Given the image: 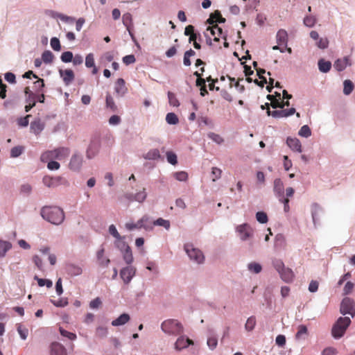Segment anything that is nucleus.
Here are the masks:
<instances>
[{
	"label": "nucleus",
	"instance_id": "obj_52",
	"mask_svg": "<svg viewBox=\"0 0 355 355\" xmlns=\"http://www.w3.org/2000/svg\"><path fill=\"white\" fill-rule=\"evenodd\" d=\"M51 302L57 307H64L68 304L67 298H60L58 300H51Z\"/></svg>",
	"mask_w": 355,
	"mask_h": 355
},
{
	"label": "nucleus",
	"instance_id": "obj_3",
	"mask_svg": "<svg viewBox=\"0 0 355 355\" xmlns=\"http://www.w3.org/2000/svg\"><path fill=\"white\" fill-rule=\"evenodd\" d=\"M161 328L164 332L169 335H178L183 331L182 325L178 320L173 319L164 321Z\"/></svg>",
	"mask_w": 355,
	"mask_h": 355
},
{
	"label": "nucleus",
	"instance_id": "obj_48",
	"mask_svg": "<svg viewBox=\"0 0 355 355\" xmlns=\"http://www.w3.org/2000/svg\"><path fill=\"white\" fill-rule=\"evenodd\" d=\"M59 331H60V334L62 336L66 337V338H69V340H74L77 338V336L75 334L67 331V330L64 329L62 327H60Z\"/></svg>",
	"mask_w": 355,
	"mask_h": 355
},
{
	"label": "nucleus",
	"instance_id": "obj_49",
	"mask_svg": "<svg viewBox=\"0 0 355 355\" xmlns=\"http://www.w3.org/2000/svg\"><path fill=\"white\" fill-rule=\"evenodd\" d=\"M256 219L260 223H266L268 220L266 213L263 211H258L256 214Z\"/></svg>",
	"mask_w": 355,
	"mask_h": 355
},
{
	"label": "nucleus",
	"instance_id": "obj_53",
	"mask_svg": "<svg viewBox=\"0 0 355 355\" xmlns=\"http://www.w3.org/2000/svg\"><path fill=\"white\" fill-rule=\"evenodd\" d=\"M73 53L71 51H64L62 53L60 59L63 62L67 63L72 61Z\"/></svg>",
	"mask_w": 355,
	"mask_h": 355
},
{
	"label": "nucleus",
	"instance_id": "obj_9",
	"mask_svg": "<svg viewBox=\"0 0 355 355\" xmlns=\"http://www.w3.org/2000/svg\"><path fill=\"white\" fill-rule=\"evenodd\" d=\"M136 268L133 266H127L121 269L120 275L123 282L126 284H129L135 275Z\"/></svg>",
	"mask_w": 355,
	"mask_h": 355
},
{
	"label": "nucleus",
	"instance_id": "obj_32",
	"mask_svg": "<svg viewBox=\"0 0 355 355\" xmlns=\"http://www.w3.org/2000/svg\"><path fill=\"white\" fill-rule=\"evenodd\" d=\"M54 55L50 51H44L42 55V61L46 64H51L53 62Z\"/></svg>",
	"mask_w": 355,
	"mask_h": 355
},
{
	"label": "nucleus",
	"instance_id": "obj_21",
	"mask_svg": "<svg viewBox=\"0 0 355 355\" xmlns=\"http://www.w3.org/2000/svg\"><path fill=\"white\" fill-rule=\"evenodd\" d=\"M274 192L277 197H282L284 192L283 182L280 179H275L274 181Z\"/></svg>",
	"mask_w": 355,
	"mask_h": 355
},
{
	"label": "nucleus",
	"instance_id": "obj_27",
	"mask_svg": "<svg viewBox=\"0 0 355 355\" xmlns=\"http://www.w3.org/2000/svg\"><path fill=\"white\" fill-rule=\"evenodd\" d=\"M11 248L12 244L9 241L0 240V257H3Z\"/></svg>",
	"mask_w": 355,
	"mask_h": 355
},
{
	"label": "nucleus",
	"instance_id": "obj_6",
	"mask_svg": "<svg viewBox=\"0 0 355 355\" xmlns=\"http://www.w3.org/2000/svg\"><path fill=\"white\" fill-rule=\"evenodd\" d=\"M236 230L242 241H246L252 237L254 230L248 223L239 225L236 227Z\"/></svg>",
	"mask_w": 355,
	"mask_h": 355
},
{
	"label": "nucleus",
	"instance_id": "obj_13",
	"mask_svg": "<svg viewBox=\"0 0 355 355\" xmlns=\"http://www.w3.org/2000/svg\"><path fill=\"white\" fill-rule=\"evenodd\" d=\"M276 39L279 45L286 47L288 41L287 31L284 29H279L277 33Z\"/></svg>",
	"mask_w": 355,
	"mask_h": 355
},
{
	"label": "nucleus",
	"instance_id": "obj_19",
	"mask_svg": "<svg viewBox=\"0 0 355 355\" xmlns=\"http://www.w3.org/2000/svg\"><path fill=\"white\" fill-rule=\"evenodd\" d=\"M211 25H212L211 26H209L207 28V31H209L211 35L214 37V41L218 42L219 41L218 37H220L222 35L223 30L217 24H211Z\"/></svg>",
	"mask_w": 355,
	"mask_h": 355
},
{
	"label": "nucleus",
	"instance_id": "obj_5",
	"mask_svg": "<svg viewBox=\"0 0 355 355\" xmlns=\"http://www.w3.org/2000/svg\"><path fill=\"white\" fill-rule=\"evenodd\" d=\"M184 250L191 260L195 261L198 263L203 262L205 257L202 252L199 249L195 248L192 244H185Z\"/></svg>",
	"mask_w": 355,
	"mask_h": 355
},
{
	"label": "nucleus",
	"instance_id": "obj_36",
	"mask_svg": "<svg viewBox=\"0 0 355 355\" xmlns=\"http://www.w3.org/2000/svg\"><path fill=\"white\" fill-rule=\"evenodd\" d=\"M308 329L305 325L301 324L298 326L297 332L295 334V338L299 340L303 338L304 335H307Z\"/></svg>",
	"mask_w": 355,
	"mask_h": 355
},
{
	"label": "nucleus",
	"instance_id": "obj_11",
	"mask_svg": "<svg viewBox=\"0 0 355 355\" xmlns=\"http://www.w3.org/2000/svg\"><path fill=\"white\" fill-rule=\"evenodd\" d=\"M83 164V157L78 154H74L70 160L69 168L70 169L78 171L80 169Z\"/></svg>",
	"mask_w": 355,
	"mask_h": 355
},
{
	"label": "nucleus",
	"instance_id": "obj_10",
	"mask_svg": "<svg viewBox=\"0 0 355 355\" xmlns=\"http://www.w3.org/2000/svg\"><path fill=\"white\" fill-rule=\"evenodd\" d=\"M59 73L65 85H69L75 78L74 73L71 69H60Z\"/></svg>",
	"mask_w": 355,
	"mask_h": 355
},
{
	"label": "nucleus",
	"instance_id": "obj_29",
	"mask_svg": "<svg viewBox=\"0 0 355 355\" xmlns=\"http://www.w3.org/2000/svg\"><path fill=\"white\" fill-rule=\"evenodd\" d=\"M146 159H157L160 157V153L158 149L154 148L150 150L146 154L144 155Z\"/></svg>",
	"mask_w": 355,
	"mask_h": 355
},
{
	"label": "nucleus",
	"instance_id": "obj_60",
	"mask_svg": "<svg viewBox=\"0 0 355 355\" xmlns=\"http://www.w3.org/2000/svg\"><path fill=\"white\" fill-rule=\"evenodd\" d=\"M316 22V19L313 16H306L304 19V24L308 27H313Z\"/></svg>",
	"mask_w": 355,
	"mask_h": 355
},
{
	"label": "nucleus",
	"instance_id": "obj_2",
	"mask_svg": "<svg viewBox=\"0 0 355 355\" xmlns=\"http://www.w3.org/2000/svg\"><path fill=\"white\" fill-rule=\"evenodd\" d=\"M70 150L68 148L61 147L52 150H47L41 155L40 159L46 162L50 159L62 160L69 156Z\"/></svg>",
	"mask_w": 355,
	"mask_h": 355
},
{
	"label": "nucleus",
	"instance_id": "obj_55",
	"mask_svg": "<svg viewBox=\"0 0 355 355\" xmlns=\"http://www.w3.org/2000/svg\"><path fill=\"white\" fill-rule=\"evenodd\" d=\"M316 46L322 49H327L329 45V40L327 37H320L317 42H316Z\"/></svg>",
	"mask_w": 355,
	"mask_h": 355
},
{
	"label": "nucleus",
	"instance_id": "obj_14",
	"mask_svg": "<svg viewBox=\"0 0 355 355\" xmlns=\"http://www.w3.org/2000/svg\"><path fill=\"white\" fill-rule=\"evenodd\" d=\"M286 144L289 146V148L293 151H296L298 153L302 152V145L298 139L288 137L286 139Z\"/></svg>",
	"mask_w": 355,
	"mask_h": 355
},
{
	"label": "nucleus",
	"instance_id": "obj_41",
	"mask_svg": "<svg viewBox=\"0 0 355 355\" xmlns=\"http://www.w3.org/2000/svg\"><path fill=\"white\" fill-rule=\"evenodd\" d=\"M24 148L21 146L13 147L10 150V157L15 158L19 157L24 151Z\"/></svg>",
	"mask_w": 355,
	"mask_h": 355
},
{
	"label": "nucleus",
	"instance_id": "obj_57",
	"mask_svg": "<svg viewBox=\"0 0 355 355\" xmlns=\"http://www.w3.org/2000/svg\"><path fill=\"white\" fill-rule=\"evenodd\" d=\"M51 48L56 51H59L61 49V46L60 43V40L57 37H53L51 40Z\"/></svg>",
	"mask_w": 355,
	"mask_h": 355
},
{
	"label": "nucleus",
	"instance_id": "obj_24",
	"mask_svg": "<svg viewBox=\"0 0 355 355\" xmlns=\"http://www.w3.org/2000/svg\"><path fill=\"white\" fill-rule=\"evenodd\" d=\"M122 21L123 25L126 27L127 31L129 32L130 35H132L131 33V26H132V15L129 12H126L123 14L122 17Z\"/></svg>",
	"mask_w": 355,
	"mask_h": 355
},
{
	"label": "nucleus",
	"instance_id": "obj_7",
	"mask_svg": "<svg viewBox=\"0 0 355 355\" xmlns=\"http://www.w3.org/2000/svg\"><path fill=\"white\" fill-rule=\"evenodd\" d=\"M266 105L267 106L266 112L268 116H272L274 118L288 117L295 113V109L293 107H291L290 109H282L280 110L270 111L269 107L270 104L266 103Z\"/></svg>",
	"mask_w": 355,
	"mask_h": 355
},
{
	"label": "nucleus",
	"instance_id": "obj_15",
	"mask_svg": "<svg viewBox=\"0 0 355 355\" xmlns=\"http://www.w3.org/2000/svg\"><path fill=\"white\" fill-rule=\"evenodd\" d=\"M193 341L189 338H185L184 337L181 336L178 338V340H176L175 343V348L177 350H181L190 345H193Z\"/></svg>",
	"mask_w": 355,
	"mask_h": 355
},
{
	"label": "nucleus",
	"instance_id": "obj_63",
	"mask_svg": "<svg viewBox=\"0 0 355 355\" xmlns=\"http://www.w3.org/2000/svg\"><path fill=\"white\" fill-rule=\"evenodd\" d=\"M222 171L217 167H213L211 169V175L214 176L212 180L215 182L216 180L220 178Z\"/></svg>",
	"mask_w": 355,
	"mask_h": 355
},
{
	"label": "nucleus",
	"instance_id": "obj_59",
	"mask_svg": "<svg viewBox=\"0 0 355 355\" xmlns=\"http://www.w3.org/2000/svg\"><path fill=\"white\" fill-rule=\"evenodd\" d=\"M109 232L111 235H112L117 240H121L122 239V236L118 232L114 225H110Z\"/></svg>",
	"mask_w": 355,
	"mask_h": 355
},
{
	"label": "nucleus",
	"instance_id": "obj_16",
	"mask_svg": "<svg viewBox=\"0 0 355 355\" xmlns=\"http://www.w3.org/2000/svg\"><path fill=\"white\" fill-rule=\"evenodd\" d=\"M225 21V19L222 17L220 12L218 10H216L211 14L209 18L207 19V23L209 24H216L217 22L224 23Z\"/></svg>",
	"mask_w": 355,
	"mask_h": 355
},
{
	"label": "nucleus",
	"instance_id": "obj_22",
	"mask_svg": "<svg viewBox=\"0 0 355 355\" xmlns=\"http://www.w3.org/2000/svg\"><path fill=\"white\" fill-rule=\"evenodd\" d=\"M130 318L128 313H123L116 319L112 320V325L114 327L123 325L130 320Z\"/></svg>",
	"mask_w": 355,
	"mask_h": 355
},
{
	"label": "nucleus",
	"instance_id": "obj_46",
	"mask_svg": "<svg viewBox=\"0 0 355 355\" xmlns=\"http://www.w3.org/2000/svg\"><path fill=\"white\" fill-rule=\"evenodd\" d=\"M207 344L210 349H214L218 345V339L216 336H211L207 338Z\"/></svg>",
	"mask_w": 355,
	"mask_h": 355
},
{
	"label": "nucleus",
	"instance_id": "obj_18",
	"mask_svg": "<svg viewBox=\"0 0 355 355\" xmlns=\"http://www.w3.org/2000/svg\"><path fill=\"white\" fill-rule=\"evenodd\" d=\"M281 278L286 282H291L294 278V273L289 268H284L280 272H279Z\"/></svg>",
	"mask_w": 355,
	"mask_h": 355
},
{
	"label": "nucleus",
	"instance_id": "obj_43",
	"mask_svg": "<svg viewBox=\"0 0 355 355\" xmlns=\"http://www.w3.org/2000/svg\"><path fill=\"white\" fill-rule=\"evenodd\" d=\"M34 279L37 281L38 285L41 287L46 286L47 288H51L53 286V282L50 279H41L37 276H35Z\"/></svg>",
	"mask_w": 355,
	"mask_h": 355
},
{
	"label": "nucleus",
	"instance_id": "obj_62",
	"mask_svg": "<svg viewBox=\"0 0 355 355\" xmlns=\"http://www.w3.org/2000/svg\"><path fill=\"white\" fill-rule=\"evenodd\" d=\"M274 268L278 272H280L284 268V264L282 260L275 259L272 261Z\"/></svg>",
	"mask_w": 355,
	"mask_h": 355
},
{
	"label": "nucleus",
	"instance_id": "obj_34",
	"mask_svg": "<svg viewBox=\"0 0 355 355\" xmlns=\"http://www.w3.org/2000/svg\"><path fill=\"white\" fill-rule=\"evenodd\" d=\"M267 99L270 101V105L273 108H280L282 101L281 99H277L274 95L268 94L267 96Z\"/></svg>",
	"mask_w": 355,
	"mask_h": 355
},
{
	"label": "nucleus",
	"instance_id": "obj_17",
	"mask_svg": "<svg viewBox=\"0 0 355 355\" xmlns=\"http://www.w3.org/2000/svg\"><path fill=\"white\" fill-rule=\"evenodd\" d=\"M115 92L120 96H123L126 92L127 88L125 85V80L123 78H119L115 84Z\"/></svg>",
	"mask_w": 355,
	"mask_h": 355
},
{
	"label": "nucleus",
	"instance_id": "obj_51",
	"mask_svg": "<svg viewBox=\"0 0 355 355\" xmlns=\"http://www.w3.org/2000/svg\"><path fill=\"white\" fill-rule=\"evenodd\" d=\"M146 196L147 194L145 191V189H144L143 191L137 193L134 196V200L135 201H137L139 202H143L146 200Z\"/></svg>",
	"mask_w": 355,
	"mask_h": 355
},
{
	"label": "nucleus",
	"instance_id": "obj_64",
	"mask_svg": "<svg viewBox=\"0 0 355 355\" xmlns=\"http://www.w3.org/2000/svg\"><path fill=\"white\" fill-rule=\"evenodd\" d=\"M102 304V302L99 297H96L89 303V307L92 309H98Z\"/></svg>",
	"mask_w": 355,
	"mask_h": 355
},
{
	"label": "nucleus",
	"instance_id": "obj_58",
	"mask_svg": "<svg viewBox=\"0 0 355 355\" xmlns=\"http://www.w3.org/2000/svg\"><path fill=\"white\" fill-rule=\"evenodd\" d=\"M95 62H94V55L92 53H89L85 58V66L87 68H91L92 67H94Z\"/></svg>",
	"mask_w": 355,
	"mask_h": 355
},
{
	"label": "nucleus",
	"instance_id": "obj_12",
	"mask_svg": "<svg viewBox=\"0 0 355 355\" xmlns=\"http://www.w3.org/2000/svg\"><path fill=\"white\" fill-rule=\"evenodd\" d=\"M50 348L51 355H67L66 348L60 343H52Z\"/></svg>",
	"mask_w": 355,
	"mask_h": 355
},
{
	"label": "nucleus",
	"instance_id": "obj_23",
	"mask_svg": "<svg viewBox=\"0 0 355 355\" xmlns=\"http://www.w3.org/2000/svg\"><path fill=\"white\" fill-rule=\"evenodd\" d=\"M66 270L67 273L71 276L80 275L83 272L81 267L74 264H68Z\"/></svg>",
	"mask_w": 355,
	"mask_h": 355
},
{
	"label": "nucleus",
	"instance_id": "obj_25",
	"mask_svg": "<svg viewBox=\"0 0 355 355\" xmlns=\"http://www.w3.org/2000/svg\"><path fill=\"white\" fill-rule=\"evenodd\" d=\"M44 129V124L40 119L35 120L31 123V130L35 134H40Z\"/></svg>",
	"mask_w": 355,
	"mask_h": 355
},
{
	"label": "nucleus",
	"instance_id": "obj_31",
	"mask_svg": "<svg viewBox=\"0 0 355 355\" xmlns=\"http://www.w3.org/2000/svg\"><path fill=\"white\" fill-rule=\"evenodd\" d=\"M123 259L127 264H130L133 261V256L130 246H127L123 252Z\"/></svg>",
	"mask_w": 355,
	"mask_h": 355
},
{
	"label": "nucleus",
	"instance_id": "obj_28",
	"mask_svg": "<svg viewBox=\"0 0 355 355\" xmlns=\"http://www.w3.org/2000/svg\"><path fill=\"white\" fill-rule=\"evenodd\" d=\"M318 68L321 72L327 73L331 68V63L329 61H325L323 59H320L318 61Z\"/></svg>",
	"mask_w": 355,
	"mask_h": 355
},
{
	"label": "nucleus",
	"instance_id": "obj_56",
	"mask_svg": "<svg viewBox=\"0 0 355 355\" xmlns=\"http://www.w3.org/2000/svg\"><path fill=\"white\" fill-rule=\"evenodd\" d=\"M248 269L257 274V273H259L261 271V266L258 263H255V262H252V263H250L248 264Z\"/></svg>",
	"mask_w": 355,
	"mask_h": 355
},
{
	"label": "nucleus",
	"instance_id": "obj_1",
	"mask_svg": "<svg viewBox=\"0 0 355 355\" xmlns=\"http://www.w3.org/2000/svg\"><path fill=\"white\" fill-rule=\"evenodd\" d=\"M42 218L48 222L58 225L64 220L63 210L56 206H45L41 210Z\"/></svg>",
	"mask_w": 355,
	"mask_h": 355
},
{
	"label": "nucleus",
	"instance_id": "obj_44",
	"mask_svg": "<svg viewBox=\"0 0 355 355\" xmlns=\"http://www.w3.org/2000/svg\"><path fill=\"white\" fill-rule=\"evenodd\" d=\"M153 225L162 226L165 229L168 230L170 228V222L168 220L163 219L162 218H159L156 220L153 221Z\"/></svg>",
	"mask_w": 355,
	"mask_h": 355
},
{
	"label": "nucleus",
	"instance_id": "obj_38",
	"mask_svg": "<svg viewBox=\"0 0 355 355\" xmlns=\"http://www.w3.org/2000/svg\"><path fill=\"white\" fill-rule=\"evenodd\" d=\"M166 121L168 124L175 125L179 122V119L175 113L170 112L166 114Z\"/></svg>",
	"mask_w": 355,
	"mask_h": 355
},
{
	"label": "nucleus",
	"instance_id": "obj_61",
	"mask_svg": "<svg viewBox=\"0 0 355 355\" xmlns=\"http://www.w3.org/2000/svg\"><path fill=\"white\" fill-rule=\"evenodd\" d=\"M42 182L46 187H51L54 186L55 179L52 177L46 175L43 178Z\"/></svg>",
	"mask_w": 355,
	"mask_h": 355
},
{
	"label": "nucleus",
	"instance_id": "obj_33",
	"mask_svg": "<svg viewBox=\"0 0 355 355\" xmlns=\"http://www.w3.org/2000/svg\"><path fill=\"white\" fill-rule=\"evenodd\" d=\"M344 88L343 93L345 95H349L354 89V84L350 80H345L343 83Z\"/></svg>",
	"mask_w": 355,
	"mask_h": 355
},
{
	"label": "nucleus",
	"instance_id": "obj_35",
	"mask_svg": "<svg viewBox=\"0 0 355 355\" xmlns=\"http://www.w3.org/2000/svg\"><path fill=\"white\" fill-rule=\"evenodd\" d=\"M106 107L110 109L112 111L115 112L116 110V105L114 103V99L112 96L109 94L106 96L105 99Z\"/></svg>",
	"mask_w": 355,
	"mask_h": 355
},
{
	"label": "nucleus",
	"instance_id": "obj_50",
	"mask_svg": "<svg viewBox=\"0 0 355 355\" xmlns=\"http://www.w3.org/2000/svg\"><path fill=\"white\" fill-rule=\"evenodd\" d=\"M146 220V219H139L136 223H126L125 224V227L128 230H132L134 229H141V223L143 222V221H145Z\"/></svg>",
	"mask_w": 355,
	"mask_h": 355
},
{
	"label": "nucleus",
	"instance_id": "obj_45",
	"mask_svg": "<svg viewBox=\"0 0 355 355\" xmlns=\"http://www.w3.org/2000/svg\"><path fill=\"white\" fill-rule=\"evenodd\" d=\"M168 101L171 105L174 107H178L180 105V103L178 98L175 96V94L171 92H168Z\"/></svg>",
	"mask_w": 355,
	"mask_h": 355
},
{
	"label": "nucleus",
	"instance_id": "obj_39",
	"mask_svg": "<svg viewBox=\"0 0 355 355\" xmlns=\"http://www.w3.org/2000/svg\"><path fill=\"white\" fill-rule=\"evenodd\" d=\"M166 155L168 163L172 165H176L178 164V158L175 153L172 151H167Z\"/></svg>",
	"mask_w": 355,
	"mask_h": 355
},
{
	"label": "nucleus",
	"instance_id": "obj_37",
	"mask_svg": "<svg viewBox=\"0 0 355 355\" xmlns=\"http://www.w3.org/2000/svg\"><path fill=\"white\" fill-rule=\"evenodd\" d=\"M17 331L21 339L26 340L27 338L28 330L25 326L21 324H19L17 325Z\"/></svg>",
	"mask_w": 355,
	"mask_h": 355
},
{
	"label": "nucleus",
	"instance_id": "obj_40",
	"mask_svg": "<svg viewBox=\"0 0 355 355\" xmlns=\"http://www.w3.org/2000/svg\"><path fill=\"white\" fill-rule=\"evenodd\" d=\"M256 324V318L254 316L248 318L245 324V328L248 331L253 330Z\"/></svg>",
	"mask_w": 355,
	"mask_h": 355
},
{
	"label": "nucleus",
	"instance_id": "obj_20",
	"mask_svg": "<svg viewBox=\"0 0 355 355\" xmlns=\"http://www.w3.org/2000/svg\"><path fill=\"white\" fill-rule=\"evenodd\" d=\"M349 64L350 63L349 58L345 57L344 58L338 59L336 60L334 64V67L337 71H342L347 67V65Z\"/></svg>",
	"mask_w": 355,
	"mask_h": 355
},
{
	"label": "nucleus",
	"instance_id": "obj_8",
	"mask_svg": "<svg viewBox=\"0 0 355 355\" xmlns=\"http://www.w3.org/2000/svg\"><path fill=\"white\" fill-rule=\"evenodd\" d=\"M340 313L343 315L349 314L352 317L355 315V303L353 300L345 297L340 304Z\"/></svg>",
	"mask_w": 355,
	"mask_h": 355
},
{
	"label": "nucleus",
	"instance_id": "obj_47",
	"mask_svg": "<svg viewBox=\"0 0 355 355\" xmlns=\"http://www.w3.org/2000/svg\"><path fill=\"white\" fill-rule=\"evenodd\" d=\"M298 134L301 137H309L311 135V130L307 125H304L300 128Z\"/></svg>",
	"mask_w": 355,
	"mask_h": 355
},
{
	"label": "nucleus",
	"instance_id": "obj_26",
	"mask_svg": "<svg viewBox=\"0 0 355 355\" xmlns=\"http://www.w3.org/2000/svg\"><path fill=\"white\" fill-rule=\"evenodd\" d=\"M26 102L28 104L25 106V111L28 112L36 105V94H31L28 96H27Z\"/></svg>",
	"mask_w": 355,
	"mask_h": 355
},
{
	"label": "nucleus",
	"instance_id": "obj_4",
	"mask_svg": "<svg viewBox=\"0 0 355 355\" xmlns=\"http://www.w3.org/2000/svg\"><path fill=\"white\" fill-rule=\"evenodd\" d=\"M351 323V320L348 317H340L332 327V336L336 338H339L343 336L347 328Z\"/></svg>",
	"mask_w": 355,
	"mask_h": 355
},
{
	"label": "nucleus",
	"instance_id": "obj_30",
	"mask_svg": "<svg viewBox=\"0 0 355 355\" xmlns=\"http://www.w3.org/2000/svg\"><path fill=\"white\" fill-rule=\"evenodd\" d=\"M146 219V220L143 221L141 223V228H144V230L147 231L152 230L153 229L154 225L153 221H151L149 216L145 215L141 219Z\"/></svg>",
	"mask_w": 355,
	"mask_h": 355
},
{
	"label": "nucleus",
	"instance_id": "obj_42",
	"mask_svg": "<svg viewBox=\"0 0 355 355\" xmlns=\"http://www.w3.org/2000/svg\"><path fill=\"white\" fill-rule=\"evenodd\" d=\"M173 177L178 181L186 182L188 180V173L186 171H178L173 173Z\"/></svg>",
	"mask_w": 355,
	"mask_h": 355
},
{
	"label": "nucleus",
	"instance_id": "obj_54",
	"mask_svg": "<svg viewBox=\"0 0 355 355\" xmlns=\"http://www.w3.org/2000/svg\"><path fill=\"white\" fill-rule=\"evenodd\" d=\"M208 137L218 144H221L224 141L223 138L220 135L216 134L214 132L209 133Z\"/></svg>",
	"mask_w": 355,
	"mask_h": 355
}]
</instances>
